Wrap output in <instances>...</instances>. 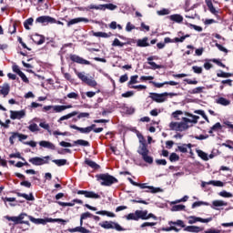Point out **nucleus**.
Returning <instances> with one entry per match:
<instances>
[{
  "label": "nucleus",
  "mask_w": 233,
  "mask_h": 233,
  "mask_svg": "<svg viewBox=\"0 0 233 233\" xmlns=\"http://www.w3.org/2000/svg\"><path fill=\"white\" fill-rule=\"evenodd\" d=\"M136 135L138 138V141L140 143V146L138 147L137 153L142 156V159L145 161V163H148L149 165H152L154 163V158L150 156L149 150H148V146L147 145V139H145V137L139 130H136Z\"/></svg>",
  "instance_id": "1"
},
{
  "label": "nucleus",
  "mask_w": 233,
  "mask_h": 233,
  "mask_svg": "<svg viewBox=\"0 0 233 233\" xmlns=\"http://www.w3.org/2000/svg\"><path fill=\"white\" fill-rule=\"evenodd\" d=\"M125 218L127 221H139V219L146 221L147 219L150 218L157 221V217L156 215L152 213L148 214V210H136L135 213H129Z\"/></svg>",
  "instance_id": "2"
},
{
  "label": "nucleus",
  "mask_w": 233,
  "mask_h": 233,
  "mask_svg": "<svg viewBox=\"0 0 233 233\" xmlns=\"http://www.w3.org/2000/svg\"><path fill=\"white\" fill-rule=\"evenodd\" d=\"M96 177V181H99L102 187H112V185L119 183L117 178L108 173L97 174Z\"/></svg>",
  "instance_id": "3"
},
{
  "label": "nucleus",
  "mask_w": 233,
  "mask_h": 233,
  "mask_svg": "<svg viewBox=\"0 0 233 233\" xmlns=\"http://www.w3.org/2000/svg\"><path fill=\"white\" fill-rule=\"evenodd\" d=\"M28 218L35 225H46L47 223H62V225H66L68 223V220L63 218H35L32 216H28Z\"/></svg>",
  "instance_id": "4"
},
{
  "label": "nucleus",
  "mask_w": 233,
  "mask_h": 233,
  "mask_svg": "<svg viewBox=\"0 0 233 233\" xmlns=\"http://www.w3.org/2000/svg\"><path fill=\"white\" fill-rule=\"evenodd\" d=\"M99 227H101L102 228H105L106 230H110L111 228V229L116 230L117 232L125 231V228L121 227L119 223L114 222V221L106 220V221L100 222Z\"/></svg>",
  "instance_id": "5"
},
{
  "label": "nucleus",
  "mask_w": 233,
  "mask_h": 233,
  "mask_svg": "<svg viewBox=\"0 0 233 233\" xmlns=\"http://www.w3.org/2000/svg\"><path fill=\"white\" fill-rule=\"evenodd\" d=\"M75 74L78 77V79H80L82 83L87 85V86H92L93 88H95V86H97V82L86 76L85 75V72H79L77 71V69H75Z\"/></svg>",
  "instance_id": "6"
},
{
  "label": "nucleus",
  "mask_w": 233,
  "mask_h": 233,
  "mask_svg": "<svg viewBox=\"0 0 233 233\" xmlns=\"http://www.w3.org/2000/svg\"><path fill=\"white\" fill-rule=\"evenodd\" d=\"M168 225H170L169 228H163L166 232H170V230H174V232H179L181 228H185V222L181 219H178L177 221H169ZM180 227V228H177V227Z\"/></svg>",
  "instance_id": "7"
},
{
  "label": "nucleus",
  "mask_w": 233,
  "mask_h": 233,
  "mask_svg": "<svg viewBox=\"0 0 233 233\" xmlns=\"http://www.w3.org/2000/svg\"><path fill=\"white\" fill-rule=\"evenodd\" d=\"M50 159V156L39 157H35L29 158V163L32 165H35V167H41L42 165H48V160Z\"/></svg>",
  "instance_id": "8"
},
{
  "label": "nucleus",
  "mask_w": 233,
  "mask_h": 233,
  "mask_svg": "<svg viewBox=\"0 0 233 233\" xmlns=\"http://www.w3.org/2000/svg\"><path fill=\"white\" fill-rule=\"evenodd\" d=\"M76 194L78 196H85V198H87L89 199H101V196L94 191L77 190Z\"/></svg>",
  "instance_id": "9"
},
{
  "label": "nucleus",
  "mask_w": 233,
  "mask_h": 233,
  "mask_svg": "<svg viewBox=\"0 0 233 233\" xmlns=\"http://www.w3.org/2000/svg\"><path fill=\"white\" fill-rule=\"evenodd\" d=\"M167 92L159 94V93H150L149 97L152 99V101H155V103H165L167 101Z\"/></svg>",
  "instance_id": "10"
},
{
  "label": "nucleus",
  "mask_w": 233,
  "mask_h": 233,
  "mask_svg": "<svg viewBox=\"0 0 233 233\" xmlns=\"http://www.w3.org/2000/svg\"><path fill=\"white\" fill-rule=\"evenodd\" d=\"M35 23H40V25H54L56 23V18L48 15H42L35 19Z\"/></svg>",
  "instance_id": "11"
},
{
  "label": "nucleus",
  "mask_w": 233,
  "mask_h": 233,
  "mask_svg": "<svg viewBox=\"0 0 233 233\" xmlns=\"http://www.w3.org/2000/svg\"><path fill=\"white\" fill-rule=\"evenodd\" d=\"M140 81H149V83L155 86V88H163V86H165V82L163 83H157V82H154V76H142L140 77Z\"/></svg>",
  "instance_id": "12"
},
{
  "label": "nucleus",
  "mask_w": 233,
  "mask_h": 233,
  "mask_svg": "<svg viewBox=\"0 0 233 233\" xmlns=\"http://www.w3.org/2000/svg\"><path fill=\"white\" fill-rule=\"evenodd\" d=\"M182 121L183 122H179L177 124V127L176 128L177 132H183L185 130H188L189 128L188 123L190 122V118L183 117Z\"/></svg>",
  "instance_id": "13"
},
{
  "label": "nucleus",
  "mask_w": 233,
  "mask_h": 233,
  "mask_svg": "<svg viewBox=\"0 0 233 233\" xmlns=\"http://www.w3.org/2000/svg\"><path fill=\"white\" fill-rule=\"evenodd\" d=\"M137 187L142 189L147 188L146 192H151V194H157V192H161V188L154 187V186H147V183H137Z\"/></svg>",
  "instance_id": "14"
},
{
  "label": "nucleus",
  "mask_w": 233,
  "mask_h": 233,
  "mask_svg": "<svg viewBox=\"0 0 233 233\" xmlns=\"http://www.w3.org/2000/svg\"><path fill=\"white\" fill-rule=\"evenodd\" d=\"M69 59L73 63H77L78 65H92V63H90V61L86 60L85 58H83L77 55H70Z\"/></svg>",
  "instance_id": "15"
},
{
  "label": "nucleus",
  "mask_w": 233,
  "mask_h": 233,
  "mask_svg": "<svg viewBox=\"0 0 233 233\" xmlns=\"http://www.w3.org/2000/svg\"><path fill=\"white\" fill-rule=\"evenodd\" d=\"M26 216V213H22L18 217L5 216V219H7V221H13L15 225H21V223H23V219H25Z\"/></svg>",
  "instance_id": "16"
},
{
  "label": "nucleus",
  "mask_w": 233,
  "mask_h": 233,
  "mask_svg": "<svg viewBox=\"0 0 233 233\" xmlns=\"http://www.w3.org/2000/svg\"><path fill=\"white\" fill-rule=\"evenodd\" d=\"M26 116V110L22 109L20 111H10V119L15 120V119H23Z\"/></svg>",
  "instance_id": "17"
},
{
  "label": "nucleus",
  "mask_w": 233,
  "mask_h": 233,
  "mask_svg": "<svg viewBox=\"0 0 233 233\" xmlns=\"http://www.w3.org/2000/svg\"><path fill=\"white\" fill-rule=\"evenodd\" d=\"M77 23H90V20L85 17L73 18L67 22V26H72V25H77Z\"/></svg>",
  "instance_id": "18"
},
{
  "label": "nucleus",
  "mask_w": 233,
  "mask_h": 233,
  "mask_svg": "<svg viewBox=\"0 0 233 233\" xmlns=\"http://www.w3.org/2000/svg\"><path fill=\"white\" fill-rule=\"evenodd\" d=\"M10 94V84L4 83L3 86H0V96L6 97Z\"/></svg>",
  "instance_id": "19"
},
{
  "label": "nucleus",
  "mask_w": 233,
  "mask_h": 233,
  "mask_svg": "<svg viewBox=\"0 0 233 233\" xmlns=\"http://www.w3.org/2000/svg\"><path fill=\"white\" fill-rule=\"evenodd\" d=\"M207 185H213V187H225V183L221 182V180H210L208 182H202L201 187H205Z\"/></svg>",
  "instance_id": "20"
},
{
  "label": "nucleus",
  "mask_w": 233,
  "mask_h": 233,
  "mask_svg": "<svg viewBox=\"0 0 233 233\" xmlns=\"http://www.w3.org/2000/svg\"><path fill=\"white\" fill-rule=\"evenodd\" d=\"M76 203H77L78 205H83V200L78 199V198H75L73 199V203L72 202H58V205H60V207H74V205H76Z\"/></svg>",
  "instance_id": "21"
},
{
  "label": "nucleus",
  "mask_w": 233,
  "mask_h": 233,
  "mask_svg": "<svg viewBox=\"0 0 233 233\" xmlns=\"http://www.w3.org/2000/svg\"><path fill=\"white\" fill-rule=\"evenodd\" d=\"M203 228L198 227V226H185L184 230L185 232H193V233H198L203 232Z\"/></svg>",
  "instance_id": "22"
},
{
  "label": "nucleus",
  "mask_w": 233,
  "mask_h": 233,
  "mask_svg": "<svg viewBox=\"0 0 233 233\" xmlns=\"http://www.w3.org/2000/svg\"><path fill=\"white\" fill-rule=\"evenodd\" d=\"M188 148H192V144H182L181 146H178L175 151L187 154V152H188Z\"/></svg>",
  "instance_id": "23"
},
{
  "label": "nucleus",
  "mask_w": 233,
  "mask_h": 233,
  "mask_svg": "<svg viewBox=\"0 0 233 233\" xmlns=\"http://www.w3.org/2000/svg\"><path fill=\"white\" fill-rule=\"evenodd\" d=\"M85 165H87V167H90L93 170H99V168H101L99 164L96 163L94 160H90V158L85 159Z\"/></svg>",
  "instance_id": "24"
},
{
  "label": "nucleus",
  "mask_w": 233,
  "mask_h": 233,
  "mask_svg": "<svg viewBox=\"0 0 233 233\" xmlns=\"http://www.w3.org/2000/svg\"><path fill=\"white\" fill-rule=\"evenodd\" d=\"M39 145L43 148H48L49 150H56V145H54V143H52L50 141L42 140L39 142Z\"/></svg>",
  "instance_id": "25"
},
{
  "label": "nucleus",
  "mask_w": 233,
  "mask_h": 233,
  "mask_svg": "<svg viewBox=\"0 0 233 233\" xmlns=\"http://www.w3.org/2000/svg\"><path fill=\"white\" fill-rule=\"evenodd\" d=\"M70 128H73V130H77L81 134H90V132H92L91 129H90V127H79L76 125H70Z\"/></svg>",
  "instance_id": "26"
},
{
  "label": "nucleus",
  "mask_w": 233,
  "mask_h": 233,
  "mask_svg": "<svg viewBox=\"0 0 233 233\" xmlns=\"http://www.w3.org/2000/svg\"><path fill=\"white\" fill-rule=\"evenodd\" d=\"M137 46H139L140 48L150 46V44H148V37L146 36L143 39H138L137 41Z\"/></svg>",
  "instance_id": "27"
},
{
  "label": "nucleus",
  "mask_w": 233,
  "mask_h": 233,
  "mask_svg": "<svg viewBox=\"0 0 233 233\" xmlns=\"http://www.w3.org/2000/svg\"><path fill=\"white\" fill-rule=\"evenodd\" d=\"M16 196L18 198H24V199H26V201H35V198H34V194H32V193L27 195L26 193L16 192Z\"/></svg>",
  "instance_id": "28"
},
{
  "label": "nucleus",
  "mask_w": 233,
  "mask_h": 233,
  "mask_svg": "<svg viewBox=\"0 0 233 233\" xmlns=\"http://www.w3.org/2000/svg\"><path fill=\"white\" fill-rule=\"evenodd\" d=\"M67 108H72V105L67 106H54V110L51 111V114H54V112L60 113L64 110H67Z\"/></svg>",
  "instance_id": "29"
},
{
  "label": "nucleus",
  "mask_w": 233,
  "mask_h": 233,
  "mask_svg": "<svg viewBox=\"0 0 233 233\" xmlns=\"http://www.w3.org/2000/svg\"><path fill=\"white\" fill-rule=\"evenodd\" d=\"M219 130H223V126H221V123L217 122L215 125H213L210 127L208 134H210V136H212V134H214V132H219Z\"/></svg>",
  "instance_id": "30"
},
{
  "label": "nucleus",
  "mask_w": 233,
  "mask_h": 233,
  "mask_svg": "<svg viewBox=\"0 0 233 233\" xmlns=\"http://www.w3.org/2000/svg\"><path fill=\"white\" fill-rule=\"evenodd\" d=\"M67 231L71 233L73 232L90 233V230L86 229V228H84L83 226L76 227L74 228H68Z\"/></svg>",
  "instance_id": "31"
},
{
  "label": "nucleus",
  "mask_w": 233,
  "mask_h": 233,
  "mask_svg": "<svg viewBox=\"0 0 233 233\" xmlns=\"http://www.w3.org/2000/svg\"><path fill=\"white\" fill-rule=\"evenodd\" d=\"M127 45H132V42L131 41H127V42H121L119 41V39L117 38H115L113 43H112V46H120V47H123Z\"/></svg>",
  "instance_id": "32"
},
{
  "label": "nucleus",
  "mask_w": 233,
  "mask_h": 233,
  "mask_svg": "<svg viewBox=\"0 0 233 233\" xmlns=\"http://www.w3.org/2000/svg\"><path fill=\"white\" fill-rule=\"evenodd\" d=\"M93 35L95 37H104L105 39H106L108 37H112V32L104 33V32H94L93 31Z\"/></svg>",
  "instance_id": "33"
},
{
  "label": "nucleus",
  "mask_w": 233,
  "mask_h": 233,
  "mask_svg": "<svg viewBox=\"0 0 233 233\" xmlns=\"http://www.w3.org/2000/svg\"><path fill=\"white\" fill-rule=\"evenodd\" d=\"M205 3L211 14H218V10H216V7H214V4H212V0H205Z\"/></svg>",
  "instance_id": "34"
},
{
  "label": "nucleus",
  "mask_w": 233,
  "mask_h": 233,
  "mask_svg": "<svg viewBox=\"0 0 233 233\" xmlns=\"http://www.w3.org/2000/svg\"><path fill=\"white\" fill-rule=\"evenodd\" d=\"M168 18L170 21H174V23H183V16L181 15H171Z\"/></svg>",
  "instance_id": "35"
},
{
  "label": "nucleus",
  "mask_w": 233,
  "mask_h": 233,
  "mask_svg": "<svg viewBox=\"0 0 233 233\" xmlns=\"http://www.w3.org/2000/svg\"><path fill=\"white\" fill-rule=\"evenodd\" d=\"M74 116H77V111H73L67 115H65L63 116H61L59 119H58V123H61L62 121H65L66 119H70V117H74Z\"/></svg>",
  "instance_id": "36"
},
{
  "label": "nucleus",
  "mask_w": 233,
  "mask_h": 233,
  "mask_svg": "<svg viewBox=\"0 0 233 233\" xmlns=\"http://www.w3.org/2000/svg\"><path fill=\"white\" fill-rule=\"evenodd\" d=\"M218 105H222V106H228L230 105V100L221 96L217 100Z\"/></svg>",
  "instance_id": "37"
},
{
  "label": "nucleus",
  "mask_w": 233,
  "mask_h": 233,
  "mask_svg": "<svg viewBox=\"0 0 233 233\" xmlns=\"http://www.w3.org/2000/svg\"><path fill=\"white\" fill-rule=\"evenodd\" d=\"M96 214L98 216H107V218H116V214H114L113 212L106 211V210L96 211Z\"/></svg>",
  "instance_id": "38"
},
{
  "label": "nucleus",
  "mask_w": 233,
  "mask_h": 233,
  "mask_svg": "<svg viewBox=\"0 0 233 233\" xmlns=\"http://www.w3.org/2000/svg\"><path fill=\"white\" fill-rule=\"evenodd\" d=\"M74 145H78L79 147H90V142L83 139H78L74 141Z\"/></svg>",
  "instance_id": "39"
},
{
  "label": "nucleus",
  "mask_w": 233,
  "mask_h": 233,
  "mask_svg": "<svg viewBox=\"0 0 233 233\" xmlns=\"http://www.w3.org/2000/svg\"><path fill=\"white\" fill-rule=\"evenodd\" d=\"M32 25H34V18H32V17L27 18L24 22V27L25 28V30H30V26H32Z\"/></svg>",
  "instance_id": "40"
},
{
  "label": "nucleus",
  "mask_w": 233,
  "mask_h": 233,
  "mask_svg": "<svg viewBox=\"0 0 233 233\" xmlns=\"http://www.w3.org/2000/svg\"><path fill=\"white\" fill-rule=\"evenodd\" d=\"M102 10H116L117 8V5H114V4H104L101 5Z\"/></svg>",
  "instance_id": "41"
},
{
  "label": "nucleus",
  "mask_w": 233,
  "mask_h": 233,
  "mask_svg": "<svg viewBox=\"0 0 233 233\" xmlns=\"http://www.w3.org/2000/svg\"><path fill=\"white\" fill-rule=\"evenodd\" d=\"M57 167H65L68 161L66 159H54L52 160Z\"/></svg>",
  "instance_id": "42"
},
{
  "label": "nucleus",
  "mask_w": 233,
  "mask_h": 233,
  "mask_svg": "<svg viewBox=\"0 0 233 233\" xmlns=\"http://www.w3.org/2000/svg\"><path fill=\"white\" fill-rule=\"evenodd\" d=\"M198 157L203 159V161H208V155L205 153L203 150H198L197 151Z\"/></svg>",
  "instance_id": "43"
},
{
  "label": "nucleus",
  "mask_w": 233,
  "mask_h": 233,
  "mask_svg": "<svg viewBox=\"0 0 233 233\" xmlns=\"http://www.w3.org/2000/svg\"><path fill=\"white\" fill-rule=\"evenodd\" d=\"M30 132H39V126L35 123H32L27 127Z\"/></svg>",
  "instance_id": "44"
},
{
  "label": "nucleus",
  "mask_w": 233,
  "mask_h": 233,
  "mask_svg": "<svg viewBox=\"0 0 233 233\" xmlns=\"http://www.w3.org/2000/svg\"><path fill=\"white\" fill-rule=\"evenodd\" d=\"M172 212H180L181 210H185V205H175L171 208Z\"/></svg>",
  "instance_id": "45"
},
{
  "label": "nucleus",
  "mask_w": 233,
  "mask_h": 233,
  "mask_svg": "<svg viewBox=\"0 0 233 233\" xmlns=\"http://www.w3.org/2000/svg\"><path fill=\"white\" fill-rule=\"evenodd\" d=\"M186 116H187V117L193 118L190 119L189 123H194V125L198 124V119H199V116L192 115L191 113H187Z\"/></svg>",
  "instance_id": "46"
},
{
  "label": "nucleus",
  "mask_w": 233,
  "mask_h": 233,
  "mask_svg": "<svg viewBox=\"0 0 233 233\" xmlns=\"http://www.w3.org/2000/svg\"><path fill=\"white\" fill-rule=\"evenodd\" d=\"M203 90H205L204 86L195 87L189 91V94H203Z\"/></svg>",
  "instance_id": "47"
},
{
  "label": "nucleus",
  "mask_w": 233,
  "mask_h": 233,
  "mask_svg": "<svg viewBox=\"0 0 233 233\" xmlns=\"http://www.w3.org/2000/svg\"><path fill=\"white\" fill-rule=\"evenodd\" d=\"M213 207H227V202L223 200H214L212 202Z\"/></svg>",
  "instance_id": "48"
},
{
  "label": "nucleus",
  "mask_w": 233,
  "mask_h": 233,
  "mask_svg": "<svg viewBox=\"0 0 233 233\" xmlns=\"http://www.w3.org/2000/svg\"><path fill=\"white\" fill-rule=\"evenodd\" d=\"M139 77V76H137V75H135V76H132L131 77H130V80H129V82L127 83V86H129V88H130V86L131 85H136L137 83H138V81H137V78Z\"/></svg>",
  "instance_id": "49"
},
{
  "label": "nucleus",
  "mask_w": 233,
  "mask_h": 233,
  "mask_svg": "<svg viewBox=\"0 0 233 233\" xmlns=\"http://www.w3.org/2000/svg\"><path fill=\"white\" fill-rule=\"evenodd\" d=\"M206 206L208 207V202H203V201H196L192 204V208H198V207H201V206Z\"/></svg>",
  "instance_id": "50"
},
{
  "label": "nucleus",
  "mask_w": 233,
  "mask_h": 233,
  "mask_svg": "<svg viewBox=\"0 0 233 233\" xmlns=\"http://www.w3.org/2000/svg\"><path fill=\"white\" fill-rule=\"evenodd\" d=\"M66 97H68V99H79V94L76 92H71L68 93L66 96H65V99H66Z\"/></svg>",
  "instance_id": "51"
},
{
  "label": "nucleus",
  "mask_w": 233,
  "mask_h": 233,
  "mask_svg": "<svg viewBox=\"0 0 233 233\" xmlns=\"http://www.w3.org/2000/svg\"><path fill=\"white\" fill-rule=\"evenodd\" d=\"M169 161L171 163H176V161H179V155H177L176 153H171L169 156Z\"/></svg>",
  "instance_id": "52"
},
{
  "label": "nucleus",
  "mask_w": 233,
  "mask_h": 233,
  "mask_svg": "<svg viewBox=\"0 0 233 233\" xmlns=\"http://www.w3.org/2000/svg\"><path fill=\"white\" fill-rule=\"evenodd\" d=\"M15 136L18 137V141H24L25 139H28V136L25 134H21L19 132H15Z\"/></svg>",
  "instance_id": "53"
},
{
  "label": "nucleus",
  "mask_w": 233,
  "mask_h": 233,
  "mask_svg": "<svg viewBox=\"0 0 233 233\" xmlns=\"http://www.w3.org/2000/svg\"><path fill=\"white\" fill-rule=\"evenodd\" d=\"M9 157L10 158H16V159H22V161H25V157H23L21 156V153L17 152V153H13V154H10L9 155Z\"/></svg>",
  "instance_id": "54"
},
{
  "label": "nucleus",
  "mask_w": 233,
  "mask_h": 233,
  "mask_svg": "<svg viewBox=\"0 0 233 233\" xmlns=\"http://www.w3.org/2000/svg\"><path fill=\"white\" fill-rule=\"evenodd\" d=\"M195 114H198V116H201L203 117V119H205V121L209 123L208 116H207V115L205 114V111H203V110H196Z\"/></svg>",
  "instance_id": "55"
},
{
  "label": "nucleus",
  "mask_w": 233,
  "mask_h": 233,
  "mask_svg": "<svg viewBox=\"0 0 233 233\" xmlns=\"http://www.w3.org/2000/svg\"><path fill=\"white\" fill-rule=\"evenodd\" d=\"M65 79H66V81H69V83H74V81H76V79L72 78V75H70V73H65L62 72Z\"/></svg>",
  "instance_id": "56"
},
{
  "label": "nucleus",
  "mask_w": 233,
  "mask_h": 233,
  "mask_svg": "<svg viewBox=\"0 0 233 233\" xmlns=\"http://www.w3.org/2000/svg\"><path fill=\"white\" fill-rule=\"evenodd\" d=\"M17 32V24L14 23L13 25H9L8 33L9 34H15Z\"/></svg>",
  "instance_id": "57"
},
{
  "label": "nucleus",
  "mask_w": 233,
  "mask_h": 233,
  "mask_svg": "<svg viewBox=\"0 0 233 233\" xmlns=\"http://www.w3.org/2000/svg\"><path fill=\"white\" fill-rule=\"evenodd\" d=\"M147 65L152 66V70H159V68H163V66L156 64V62H147Z\"/></svg>",
  "instance_id": "58"
},
{
  "label": "nucleus",
  "mask_w": 233,
  "mask_h": 233,
  "mask_svg": "<svg viewBox=\"0 0 233 233\" xmlns=\"http://www.w3.org/2000/svg\"><path fill=\"white\" fill-rule=\"evenodd\" d=\"M137 29V27H136V25H132V23L127 22V25H126V32H132V30H136Z\"/></svg>",
  "instance_id": "59"
},
{
  "label": "nucleus",
  "mask_w": 233,
  "mask_h": 233,
  "mask_svg": "<svg viewBox=\"0 0 233 233\" xmlns=\"http://www.w3.org/2000/svg\"><path fill=\"white\" fill-rule=\"evenodd\" d=\"M199 222V217H195V216H190L188 219V224L189 225H194V223Z\"/></svg>",
  "instance_id": "60"
},
{
  "label": "nucleus",
  "mask_w": 233,
  "mask_h": 233,
  "mask_svg": "<svg viewBox=\"0 0 233 233\" xmlns=\"http://www.w3.org/2000/svg\"><path fill=\"white\" fill-rule=\"evenodd\" d=\"M218 195L221 196V198H233L232 193L227 192L226 190L219 192Z\"/></svg>",
  "instance_id": "61"
},
{
  "label": "nucleus",
  "mask_w": 233,
  "mask_h": 233,
  "mask_svg": "<svg viewBox=\"0 0 233 233\" xmlns=\"http://www.w3.org/2000/svg\"><path fill=\"white\" fill-rule=\"evenodd\" d=\"M192 70L195 74H203V67L201 66H193Z\"/></svg>",
  "instance_id": "62"
},
{
  "label": "nucleus",
  "mask_w": 233,
  "mask_h": 233,
  "mask_svg": "<svg viewBox=\"0 0 233 233\" xmlns=\"http://www.w3.org/2000/svg\"><path fill=\"white\" fill-rule=\"evenodd\" d=\"M86 10H102L101 5H96L94 4H91L86 7Z\"/></svg>",
  "instance_id": "63"
},
{
  "label": "nucleus",
  "mask_w": 233,
  "mask_h": 233,
  "mask_svg": "<svg viewBox=\"0 0 233 233\" xmlns=\"http://www.w3.org/2000/svg\"><path fill=\"white\" fill-rule=\"evenodd\" d=\"M36 37H39L38 40L33 39L34 43H35V45H43V43H45V36L43 35H37Z\"/></svg>",
  "instance_id": "64"
}]
</instances>
